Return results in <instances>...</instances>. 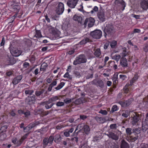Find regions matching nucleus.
Here are the masks:
<instances>
[{"label":"nucleus","instance_id":"obj_1","mask_svg":"<svg viewBox=\"0 0 148 148\" xmlns=\"http://www.w3.org/2000/svg\"><path fill=\"white\" fill-rule=\"evenodd\" d=\"M87 59L84 54H81L76 57L75 60L73 61V64L74 65L86 63Z\"/></svg>","mask_w":148,"mask_h":148},{"label":"nucleus","instance_id":"obj_2","mask_svg":"<svg viewBox=\"0 0 148 148\" xmlns=\"http://www.w3.org/2000/svg\"><path fill=\"white\" fill-rule=\"evenodd\" d=\"M139 78V76L137 73H136L134 77L130 80V84H127L124 87L123 89L124 91V92H128L130 91V88L132 86L134 83L136 82Z\"/></svg>","mask_w":148,"mask_h":148},{"label":"nucleus","instance_id":"obj_3","mask_svg":"<svg viewBox=\"0 0 148 148\" xmlns=\"http://www.w3.org/2000/svg\"><path fill=\"white\" fill-rule=\"evenodd\" d=\"M49 31L53 36V39L56 40L61 37L60 31L54 27H51L49 29Z\"/></svg>","mask_w":148,"mask_h":148},{"label":"nucleus","instance_id":"obj_4","mask_svg":"<svg viewBox=\"0 0 148 148\" xmlns=\"http://www.w3.org/2000/svg\"><path fill=\"white\" fill-rule=\"evenodd\" d=\"M114 29V27L111 24L106 25L103 30L104 35L105 38H106L107 36H110L113 32Z\"/></svg>","mask_w":148,"mask_h":148},{"label":"nucleus","instance_id":"obj_5","mask_svg":"<svg viewBox=\"0 0 148 148\" xmlns=\"http://www.w3.org/2000/svg\"><path fill=\"white\" fill-rule=\"evenodd\" d=\"M9 49L11 54L12 56L15 57L19 56L22 53L21 50L18 49L16 48H14L12 45H10Z\"/></svg>","mask_w":148,"mask_h":148},{"label":"nucleus","instance_id":"obj_6","mask_svg":"<svg viewBox=\"0 0 148 148\" xmlns=\"http://www.w3.org/2000/svg\"><path fill=\"white\" fill-rule=\"evenodd\" d=\"M54 139V137L52 136H50L49 138L48 137L45 138L43 140V147H45L47 145L50 146L51 145Z\"/></svg>","mask_w":148,"mask_h":148},{"label":"nucleus","instance_id":"obj_7","mask_svg":"<svg viewBox=\"0 0 148 148\" xmlns=\"http://www.w3.org/2000/svg\"><path fill=\"white\" fill-rule=\"evenodd\" d=\"M64 10V5L61 2H59L56 8V12L58 15L62 14Z\"/></svg>","mask_w":148,"mask_h":148},{"label":"nucleus","instance_id":"obj_8","mask_svg":"<svg viewBox=\"0 0 148 148\" xmlns=\"http://www.w3.org/2000/svg\"><path fill=\"white\" fill-rule=\"evenodd\" d=\"M90 35L94 39H99L102 36V32L100 30H96L91 32Z\"/></svg>","mask_w":148,"mask_h":148},{"label":"nucleus","instance_id":"obj_9","mask_svg":"<svg viewBox=\"0 0 148 148\" xmlns=\"http://www.w3.org/2000/svg\"><path fill=\"white\" fill-rule=\"evenodd\" d=\"M16 62V59L13 57L8 56L5 62V66H6L8 65H12L15 64Z\"/></svg>","mask_w":148,"mask_h":148},{"label":"nucleus","instance_id":"obj_10","mask_svg":"<svg viewBox=\"0 0 148 148\" xmlns=\"http://www.w3.org/2000/svg\"><path fill=\"white\" fill-rule=\"evenodd\" d=\"M29 94V93H26ZM29 95L26 98V102L29 105H32L34 103L35 101V96L33 95L32 93H29Z\"/></svg>","mask_w":148,"mask_h":148},{"label":"nucleus","instance_id":"obj_11","mask_svg":"<svg viewBox=\"0 0 148 148\" xmlns=\"http://www.w3.org/2000/svg\"><path fill=\"white\" fill-rule=\"evenodd\" d=\"M78 0H68L67 4L71 8H74L77 3Z\"/></svg>","mask_w":148,"mask_h":148},{"label":"nucleus","instance_id":"obj_12","mask_svg":"<svg viewBox=\"0 0 148 148\" xmlns=\"http://www.w3.org/2000/svg\"><path fill=\"white\" fill-rule=\"evenodd\" d=\"M133 100L130 99L124 101H120L118 103L120 104L122 107L125 108L129 106L132 103Z\"/></svg>","mask_w":148,"mask_h":148},{"label":"nucleus","instance_id":"obj_13","mask_svg":"<svg viewBox=\"0 0 148 148\" xmlns=\"http://www.w3.org/2000/svg\"><path fill=\"white\" fill-rule=\"evenodd\" d=\"M95 21L94 19L90 17L89 18H87L86 19L84 24L86 25L88 23V26L89 27H91L93 25Z\"/></svg>","mask_w":148,"mask_h":148},{"label":"nucleus","instance_id":"obj_14","mask_svg":"<svg viewBox=\"0 0 148 148\" xmlns=\"http://www.w3.org/2000/svg\"><path fill=\"white\" fill-rule=\"evenodd\" d=\"M116 3L120 6V9L123 11L126 6V4L123 0H116Z\"/></svg>","mask_w":148,"mask_h":148},{"label":"nucleus","instance_id":"obj_15","mask_svg":"<svg viewBox=\"0 0 148 148\" xmlns=\"http://www.w3.org/2000/svg\"><path fill=\"white\" fill-rule=\"evenodd\" d=\"M106 135L108 136L109 138L115 140H117L119 138V136L115 134L112 132H109L108 134H106Z\"/></svg>","mask_w":148,"mask_h":148},{"label":"nucleus","instance_id":"obj_16","mask_svg":"<svg viewBox=\"0 0 148 148\" xmlns=\"http://www.w3.org/2000/svg\"><path fill=\"white\" fill-rule=\"evenodd\" d=\"M92 83L95 85H97L101 88H103L104 86L103 82L100 79H95L92 81Z\"/></svg>","mask_w":148,"mask_h":148},{"label":"nucleus","instance_id":"obj_17","mask_svg":"<svg viewBox=\"0 0 148 148\" xmlns=\"http://www.w3.org/2000/svg\"><path fill=\"white\" fill-rule=\"evenodd\" d=\"M140 5L143 10H147L148 9V0H143L140 3Z\"/></svg>","mask_w":148,"mask_h":148},{"label":"nucleus","instance_id":"obj_18","mask_svg":"<svg viewBox=\"0 0 148 148\" xmlns=\"http://www.w3.org/2000/svg\"><path fill=\"white\" fill-rule=\"evenodd\" d=\"M23 78L22 75H19L14 77L12 81V84L14 85L17 84Z\"/></svg>","mask_w":148,"mask_h":148},{"label":"nucleus","instance_id":"obj_19","mask_svg":"<svg viewBox=\"0 0 148 148\" xmlns=\"http://www.w3.org/2000/svg\"><path fill=\"white\" fill-rule=\"evenodd\" d=\"M120 64L123 67H127L128 64L126 58L124 57H121L120 60Z\"/></svg>","mask_w":148,"mask_h":148},{"label":"nucleus","instance_id":"obj_20","mask_svg":"<svg viewBox=\"0 0 148 148\" xmlns=\"http://www.w3.org/2000/svg\"><path fill=\"white\" fill-rule=\"evenodd\" d=\"M95 119L97 122L100 123H103L106 121V120L104 117H99L96 116Z\"/></svg>","mask_w":148,"mask_h":148},{"label":"nucleus","instance_id":"obj_21","mask_svg":"<svg viewBox=\"0 0 148 148\" xmlns=\"http://www.w3.org/2000/svg\"><path fill=\"white\" fill-rule=\"evenodd\" d=\"M120 148H129V145L125 140H123L121 142Z\"/></svg>","mask_w":148,"mask_h":148},{"label":"nucleus","instance_id":"obj_22","mask_svg":"<svg viewBox=\"0 0 148 148\" xmlns=\"http://www.w3.org/2000/svg\"><path fill=\"white\" fill-rule=\"evenodd\" d=\"M13 9L14 12L16 13V15L21 9V7L19 5H16L13 6Z\"/></svg>","mask_w":148,"mask_h":148},{"label":"nucleus","instance_id":"obj_23","mask_svg":"<svg viewBox=\"0 0 148 148\" xmlns=\"http://www.w3.org/2000/svg\"><path fill=\"white\" fill-rule=\"evenodd\" d=\"M98 16L100 20L102 21H104L105 19V14L103 12H100L98 14Z\"/></svg>","mask_w":148,"mask_h":148},{"label":"nucleus","instance_id":"obj_24","mask_svg":"<svg viewBox=\"0 0 148 148\" xmlns=\"http://www.w3.org/2000/svg\"><path fill=\"white\" fill-rule=\"evenodd\" d=\"M112 81L113 84V88L116 87V85L118 83V77L117 75L114 76L112 78Z\"/></svg>","mask_w":148,"mask_h":148},{"label":"nucleus","instance_id":"obj_25","mask_svg":"<svg viewBox=\"0 0 148 148\" xmlns=\"http://www.w3.org/2000/svg\"><path fill=\"white\" fill-rule=\"evenodd\" d=\"M83 130L85 133L87 134H89L90 131V129L89 126L86 125H84V126L83 127Z\"/></svg>","mask_w":148,"mask_h":148},{"label":"nucleus","instance_id":"obj_26","mask_svg":"<svg viewBox=\"0 0 148 148\" xmlns=\"http://www.w3.org/2000/svg\"><path fill=\"white\" fill-rule=\"evenodd\" d=\"M73 20L75 21H77L79 23H81L82 21V18L81 16L75 14L73 17Z\"/></svg>","mask_w":148,"mask_h":148},{"label":"nucleus","instance_id":"obj_27","mask_svg":"<svg viewBox=\"0 0 148 148\" xmlns=\"http://www.w3.org/2000/svg\"><path fill=\"white\" fill-rule=\"evenodd\" d=\"M48 65L45 62L43 63L41 65L40 70L43 71H45Z\"/></svg>","mask_w":148,"mask_h":148},{"label":"nucleus","instance_id":"obj_28","mask_svg":"<svg viewBox=\"0 0 148 148\" xmlns=\"http://www.w3.org/2000/svg\"><path fill=\"white\" fill-rule=\"evenodd\" d=\"M133 119V120L132 121V124L133 125H134L136 124V123H137L139 121V118L136 114L135 115H134Z\"/></svg>","mask_w":148,"mask_h":148},{"label":"nucleus","instance_id":"obj_29","mask_svg":"<svg viewBox=\"0 0 148 148\" xmlns=\"http://www.w3.org/2000/svg\"><path fill=\"white\" fill-rule=\"evenodd\" d=\"M122 52L121 53L122 57L125 58L128 55V52L127 51V49L126 47H124L122 48Z\"/></svg>","mask_w":148,"mask_h":148},{"label":"nucleus","instance_id":"obj_30","mask_svg":"<svg viewBox=\"0 0 148 148\" xmlns=\"http://www.w3.org/2000/svg\"><path fill=\"white\" fill-rule=\"evenodd\" d=\"M101 54L100 49L97 48L95 51L94 55L97 57H99Z\"/></svg>","mask_w":148,"mask_h":148},{"label":"nucleus","instance_id":"obj_31","mask_svg":"<svg viewBox=\"0 0 148 148\" xmlns=\"http://www.w3.org/2000/svg\"><path fill=\"white\" fill-rule=\"evenodd\" d=\"M140 32V29H134L133 32L131 33H129L128 34V36L130 35L131 37H133L134 36V33H139Z\"/></svg>","mask_w":148,"mask_h":148},{"label":"nucleus","instance_id":"obj_32","mask_svg":"<svg viewBox=\"0 0 148 148\" xmlns=\"http://www.w3.org/2000/svg\"><path fill=\"white\" fill-rule=\"evenodd\" d=\"M57 84V81L56 80L53 81L49 85V87L48 88V90L49 91H51L52 89V88L54 86L56 85Z\"/></svg>","mask_w":148,"mask_h":148},{"label":"nucleus","instance_id":"obj_33","mask_svg":"<svg viewBox=\"0 0 148 148\" xmlns=\"http://www.w3.org/2000/svg\"><path fill=\"white\" fill-rule=\"evenodd\" d=\"M35 36L37 38H40L42 37L40 30H36Z\"/></svg>","mask_w":148,"mask_h":148},{"label":"nucleus","instance_id":"obj_34","mask_svg":"<svg viewBox=\"0 0 148 148\" xmlns=\"http://www.w3.org/2000/svg\"><path fill=\"white\" fill-rule=\"evenodd\" d=\"M90 39L88 38H86L82 40L80 42L79 44L80 45H82L85 44L87 42H89Z\"/></svg>","mask_w":148,"mask_h":148},{"label":"nucleus","instance_id":"obj_35","mask_svg":"<svg viewBox=\"0 0 148 148\" xmlns=\"http://www.w3.org/2000/svg\"><path fill=\"white\" fill-rule=\"evenodd\" d=\"M54 141L55 142H59L61 140V137L60 134H57L55 136Z\"/></svg>","mask_w":148,"mask_h":148},{"label":"nucleus","instance_id":"obj_36","mask_svg":"<svg viewBox=\"0 0 148 148\" xmlns=\"http://www.w3.org/2000/svg\"><path fill=\"white\" fill-rule=\"evenodd\" d=\"M121 58V56L118 54H116L112 56V58L115 60L117 62Z\"/></svg>","mask_w":148,"mask_h":148},{"label":"nucleus","instance_id":"obj_37","mask_svg":"<svg viewBox=\"0 0 148 148\" xmlns=\"http://www.w3.org/2000/svg\"><path fill=\"white\" fill-rule=\"evenodd\" d=\"M130 112L128 110H126L122 113V116L126 118L130 115Z\"/></svg>","mask_w":148,"mask_h":148},{"label":"nucleus","instance_id":"obj_38","mask_svg":"<svg viewBox=\"0 0 148 148\" xmlns=\"http://www.w3.org/2000/svg\"><path fill=\"white\" fill-rule=\"evenodd\" d=\"M126 135L128 136H130L132 133V129L130 127L127 128L126 129Z\"/></svg>","mask_w":148,"mask_h":148},{"label":"nucleus","instance_id":"obj_39","mask_svg":"<svg viewBox=\"0 0 148 148\" xmlns=\"http://www.w3.org/2000/svg\"><path fill=\"white\" fill-rule=\"evenodd\" d=\"M117 45V42L115 40L112 41L110 42V46L112 48L114 49L116 47Z\"/></svg>","mask_w":148,"mask_h":148},{"label":"nucleus","instance_id":"obj_40","mask_svg":"<svg viewBox=\"0 0 148 148\" xmlns=\"http://www.w3.org/2000/svg\"><path fill=\"white\" fill-rule=\"evenodd\" d=\"M63 77L64 78H67L70 80H71L72 78V77L70 75L68 72H66L64 75Z\"/></svg>","mask_w":148,"mask_h":148},{"label":"nucleus","instance_id":"obj_41","mask_svg":"<svg viewBox=\"0 0 148 148\" xmlns=\"http://www.w3.org/2000/svg\"><path fill=\"white\" fill-rule=\"evenodd\" d=\"M64 84L65 83L64 82H61L57 87L55 88V89L57 90H60L63 86Z\"/></svg>","mask_w":148,"mask_h":148},{"label":"nucleus","instance_id":"obj_42","mask_svg":"<svg viewBox=\"0 0 148 148\" xmlns=\"http://www.w3.org/2000/svg\"><path fill=\"white\" fill-rule=\"evenodd\" d=\"M133 132L137 135L139 134L141 132V129L140 128H136L134 129H133Z\"/></svg>","mask_w":148,"mask_h":148},{"label":"nucleus","instance_id":"obj_43","mask_svg":"<svg viewBox=\"0 0 148 148\" xmlns=\"http://www.w3.org/2000/svg\"><path fill=\"white\" fill-rule=\"evenodd\" d=\"M74 99V98L72 99H69V98H67L64 100V102L66 104L69 103H71L72 100Z\"/></svg>","mask_w":148,"mask_h":148},{"label":"nucleus","instance_id":"obj_44","mask_svg":"<svg viewBox=\"0 0 148 148\" xmlns=\"http://www.w3.org/2000/svg\"><path fill=\"white\" fill-rule=\"evenodd\" d=\"M82 100L80 98L77 99L75 100V103L77 105H79L82 103Z\"/></svg>","mask_w":148,"mask_h":148},{"label":"nucleus","instance_id":"obj_45","mask_svg":"<svg viewBox=\"0 0 148 148\" xmlns=\"http://www.w3.org/2000/svg\"><path fill=\"white\" fill-rule=\"evenodd\" d=\"M148 129V124L145 123V125H142V129L143 132L146 131Z\"/></svg>","mask_w":148,"mask_h":148},{"label":"nucleus","instance_id":"obj_46","mask_svg":"<svg viewBox=\"0 0 148 148\" xmlns=\"http://www.w3.org/2000/svg\"><path fill=\"white\" fill-rule=\"evenodd\" d=\"M13 74V71L10 70L7 71L5 73V75L7 76L10 77Z\"/></svg>","mask_w":148,"mask_h":148},{"label":"nucleus","instance_id":"obj_47","mask_svg":"<svg viewBox=\"0 0 148 148\" xmlns=\"http://www.w3.org/2000/svg\"><path fill=\"white\" fill-rule=\"evenodd\" d=\"M118 109L117 106L116 105H115L113 106L111 110L110 111V112L113 113L114 112L117 110Z\"/></svg>","mask_w":148,"mask_h":148},{"label":"nucleus","instance_id":"obj_48","mask_svg":"<svg viewBox=\"0 0 148 148\" xmlns=\"http://www.w3.org/2000/svg\"><path fill=\"white\" fill-rule=\"evenodd\" d=\"M58 99V97L57 96H55L50 98L49 99V101L50 102H52L56 101Z\"/></svg>","mask_w":148,"mask_h":148},{"label":"nucleus","instance_id":"obj_49","mask_svg":"<svg viewBox=\"0 0 148 148\" xmlns=\"http://www.w3.org/2000/svg\"><path fill=\"white\" fill-rule=\"evenodd\" d=\"M17 141V139L16 138H13L12 140V143L14 144L16 143L17 145H16V146H18V144L19 143V145L21 144L22 142L21 143V142H17L16 143V142Z\"/></svg>","mask_w":148,"mask_h":148},{"label":"nucleus","instance_id":"obj_50","mask_svg":"<svg viewBox=\"0 0 148 148\" xmlns=\"http://www.w3.org/2000/svg\"><path fill=\"white\" fill-rule=\"evenodd\" d=\"M99 113L103 115H106L107 114L108 112L106 110H103L101 109L99 111Z\"/></svg>","mask_w":148,"mask_h":148},{"label":"nucleus","instance_id":"obj_51","mask_svg":"<svg viewBox=\"0 0 148 148\" xmlns=\"http://www.w3.org/2000/svg\"><path fill=\"white\" fill-rule=\"evenodd\" d=\"M119 78L122 80H124L127 78V77L126 75L121 74L119 75Z\"/></svg>","mask_w":148,"mask_h":148},{"label":"nucleus","instance_id":"obj_52","mask_svg":"<svg viewBox=\"0 0 148 148\" xmlns=\"http://www.w3.org/2000/svg\"><path fill=\"white\" fill-rule=\"evenodd\" d=\"M5 43V39L4 37L2 38L1 42L0 43V47L4 46Z\"/></svg>","mask_w":148,"mask_h":148},{"label":"nucleus","instance_id":"obj_53","mask_svg":"<svg viewBox=\"0 0 148 148\" xmlns=\"http://www.w3.org/2000/svg\"><path fill=\"white\" fill-rule=\"evenodd\" d=\"M108 65L110 67H112L115 64V62L114 61H110L108 62Z\"/></svg>","mask_w":148,"mask_h":148},{"label":"nucleus","instance_id":"obj_54","mask_svg":"<svg viewBox=\"0 0 148 148\" xmlns=\"http://www.w3.org/2000/svg\"><path fill=\"white\" fill-rule=\"evenodd\" d=\"M110 128L111 129H116L117 127L116 124H112L110 126Z\"/></svg>","mask_w":148,"mask_h":148},{"label":"nucleus","instance_id":"obj_55","mask_svg":"<svg viewBox=\"0 0 148 148\" xmlns=\"http://www.w3.org/2000/svg\"><path fill=\"white\" fill-rule=\"evenodd\" d=\"M58 14H55L52 16V18L53 20H58V18L59 17Z\"/></svg>","mask_w":148,"mask_h":148},{"label":"nucleus","instance_id":"obj_56","mask_svg":"<svg viewBox=\"0 0 148 148\" xmlns=\"http://www.w3.org/2000/svg\"><path fill=\"white\" fill-rule=\"evenodd\" d=\"M98 8L97 6H95L93 9V10L90 11V13L92 14L94 13V11L95 12H97L98 11Z\"/></svg>","mask_w":148,"mask_h":148},{"label":"nucleus","instance_id":"obj_57","mask_svg":"<svg viewBox=\"0 0 148 148\" xmlns=\"http://www.w3.org/2000/svg\"><path fill=\"white\" fill-rule=\"evenodd\" d=\"M75 52V49H71L67 52L68 53L69 55H72Z\"/></svg>","mask_w":148,"mask_h":148},{"label":"nucleus","instance_id":"obj_58","mask_svg":"<svg viewBox=\"0 0 148 148\" xmlns=\"http://www.w3.org/2000/svg\"><path fill=\"white\" fill-rule=\"evenodd\" d=\"M25 117H27L30 115V112L29 111H27L25 112H24V114Z\"/></svg>","mask_w":148,"mask_h":148},{"label":"nucleus","instance_id":"obj_59","mask_svg":"<svg viewBox=\"0 0 148 148\" xmlns=\"http://www.w3.org/2000/svg\"><path fill=\"white\" fill-rule=\"evenodd\" d=\"M35 60V58L34 56H32V57L30 58L29 59V61L32 63H34Z\"/></svg>","mask_w":148,"mask_h":148},{"label":"nucleus","instance_id":"obj_60","mask_svg":"<svg viewBox=\"0 0 148 148\" xmlns=\"http://www.w3.org/2000/svg\"><path fill=\"white\" fill-rule=\"evenodd\" d=\"M54 104V103H52L50 105H48V104H46L45 105V107L46 109H48L51 108Z\"/></svg>","mask_w":148,"mask_h":148},{"label":"nucleus","instance_id":"obj_61","mask_svg":"<svg viewBox=\"0 0 148 148\" xmlns=\"http://www.w3.org/2000/svg\"><path fill=\"white\" fill-rule=\"evenodd\" d=\"M15 18V16H14L10 18V21L8 23V24H9L10 23H12L14 21V19Z\"/></svg>","mask_w":148,"mask_h":148},{"label":"nucleus","instance_id":"obj_62","mask_svg":"<svg viewBox=\"0 0 148 148\" xmlns=\"http://www.w3.org/2000/svg\"><path fill=\"white\" fill-rule=\"evenodd\" d=\"M64 103L63 102H58L56 103V105L58 106H61L64 105Z\"/></svg>","mask_w":148,"mask_h":148},{"label":"nucleus","instance_id":"obj_63","mask_svg":"<svg viewBox=\"0 0 148 148\" xmlns=\"http://www.w3.org/2000/svg\"><path fill=\"white\" fill-rule=\"evenodd\" d=\"M143 51L146 52L148 51V46L147 45H145L143 48Z\"/></svg>","mask_w":148,"mask_h":148},{"label":"nucleus","instance_id":"obj_64","mask_svg":"<svg viewBox=\"0 0 148 148\" xmlns=\"http://www.w3.org/2000/svg\"><path fill=\"white\" fill-rule=\"evenodd\" d=\"M29 63L27 62H25L23 63V66L25 68H27V67L29 66Z\"/></svg>","mask_w":148,"mask_h":148}]
</instances>
